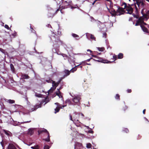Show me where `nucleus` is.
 Masks as SVG:
<instances>
[{"instance_id":"obj_45","label":"nucleus","mask_w":149,"mask_h":149,"mask_svg":"<svg viewBox=\"0 0 149 149\" xmlns=\"http://www.w3.org/2000/svg\"><path fill=\"white\" fill-rule=\"evenodd\" d=\"M69 116H70V120L73 121V122H74V120L73 119H72V116L71 115V114H70L69 115Z\"/></svg>"},{"instance_id":"obj_41","label":"nucleus","mask_w":149,"mask_h":149,"mask_svg":"<svg viewBox=\"0 0 149 149\" xmlns=\"http://www.w3.org/2000/svg\"><path fill=\"white\" fill-rule=\"evenodd\" d=\"M67 106V105H62L61 106H60L59 105V107L60 109H62L63 108H64V107H66Z\"/></svg>"},{"instance_id":"obj_27","label":"nucleus","mask_w":149,"mask_h":149,"mask_svg":"<svg viewBox=\"0 0 149 149\" xmlns=\"http://www.w3.org/2000/svg\"><path fill=\"white\" fill-rule=\"evenodd\" d=\"M60 110V109L59 107V106H58L56 107V109H55V111L54 112V113H57Z\"/></svg>"},{"instance_id":"obj_48","label":"nucleus","mask_w":149,"mask_h":149,"mask_svg":"<svg viewBox=\"0 0 149 149\" xmlns=\"http://www.w3.org/2000/svg\"><path fill=\"white\" fill-rule=\"evenodd\" d=\"M107 33H104L103 34V37H104L105 38H106L107 36Z\"/></svg>"},{"instance_id":"obj_10","label":"nucleus","mask_w":149,"mask_h":149,"mask_svg":"<svg viewBox=\"0 0 149 149\" xmlns=\"http://www.w3.org/2000/svg\"><path fill=\"white\" fill-rule=\"evenodd\" d=\"M80 115L79 113L76 112L74 113L73 116L74 121L77 120V121H79L78 119H79Z\"/></svg>"},{"instance_id":"obj_53","label":"nucleus","mask_w":149,"mask_h":149,"mask_svg":"<svg viewBox=\"0 0 149 149\" xmlns=\"http://www.w3.org/2000/svg\"><path fill=\"white\" fill-rule=\"evenodd\" d=\"M132 17L130 18L129 19V21H132Z\"/></svg>"},{"instance_id":"obj_33","label":"nucleus","mask_w":149,"mask_h":149,"mask_svg":"<svg viewBox=\"0 0 149 149\" xmlns=\"http://www.w3.org/2000/svg\"><path fill=\"white\" fill-rule=\"evenodd\" d=\"M115 98L117 100H120V96L118 94H116L115 96Z\"/></svg>"},{"instance_id":"obj_30","label":"nucleus","mask_w":149,"mask_h":149,"mask_svg":"<svg viewBox=\"0 0 149 149\" xmlns=\"http://www.w3.org/2000/svg\"><path fill=\"white\" fill-rule=\"evenodd\" d=\"M45 81L48 83H51L52 82V81L53 80H52L50 78H49L48 79H46L45 80Z\"/></svg>"},{"instance_id":"obj_22","label":"nucleus","mask_w":149,"mask_h":149,"mask_svg":"<svg viewBox=\"0 0 149 149\" xmlns=\"http://www.w3.org/2000/svg\"><path fill=\"white\" fill-rule=\"evenodd\" d=\"M123 57V54L122 53H120L118 55V59L122 58Z\"/></svg>"},{"instance_id":"obj_63","label":"nucleus","mask_w":149,"mask_h":149,"mask_svg":"<svg viewBox=\"0 0 149 149\" xmlns=\"http://www.w3.org/2000/svg\"><path fill=\"white\" fill-rule=\"evenodd\" d=\"M135 16H136L135 15H134V17H135Z\"/></svg>"},{"instance_id":"obj_55","label":"nucleus","mask_w":149,"mask_h":149,"mask_svg":"<svg viewBox=\"0 0 149 149\" xmlns=\"http://www.w3.org/2000/svg\"><path fill=\"white\" fill-rule=\"evenodd\" d=\"M31 122V121L30 120L29 121H27L24 122V123H28L30 122Z\"/></svg>"},{"instance_id":"obj_44","label":"nucleus","mask_w":149,"mask_h":149,"mask_svg":"<svg viewBox=\"0 0 149 149\" xmlns=\"http://www.w3.org/2000/svg\"><path fill=\"white\" fill-rule=\"evenodd\" d=\"M44 149H49V146L47 145L45 146Z\"/></svg>"},{"instance_id":"obj_43","label":"nucleus","mask_w":149,"mask_h":149,"mask_svg":"<svg viewBox=\"0 0 149 149\" xmlns=\"http://www.w3.org/2000/svg\"><path fill=\"white\" fill-rule=\"evenodd\" d=\"M5 27L7 29H10V28L9 27V26L7 24H5Z\"/></svg>"},{"instance_id":"obj_36","label":"nucleus","mask_w":149,"mask_h":149,"mask_svg":"<svg viewBox=\"0 0 149 149\" xmlns=\"http://www.w3.org/2000/svg\"><path fill=\"white\" fill-rule=\"evenodd\" d=\"M123 131L125 132L126 133H127L129 132V130L127 128H124V129L123 130Z\"/></svg>"},{"instance_id":"obj_8","label":"nucleus","mask_w":149,"mask_h":149,"mask_svg":"<svg viewBox=\"0 0 149 149\" xmlns=\"http://www.w3.org/2000/svg\"><path fill=\"white\" fill-rule=\"evenodd\" d=\"M56 34L54 36L55 39V41L56 42H61V40L60 39V37L61 36V32L58 30L57 32L55 33Z\"/></svg>"},{"instance_id":"obj_6","label":"nucleus","mask_w":149,"mask_h":149,"mask_svg":"<svg viewBox=\"0 0 149 149\" xmlns=\"http://www.w3.org/2000/svg\"><path fill=\"white\" fill-rule=\"evenodd\" d=\"M59 8L56 11H55L53 9H51L49 10L47 14L48 18H52L60 10Z\"/></svg>"},{"instance_id":"obj_12","label":"nucleus","mask_w":149,"mask_h":149,"mask_svg":"<svg viewBox=\"0 0 149 149\" xmlns=\"http://www.w3.org/2000/svg\"><path fill=\"white\" fill-rule=\"evenodd\" d=\"M63 79V78H61L56 83L54 81H52V84H53V86H55V89L56 88V87L58 85V84L60 83V82L62 81Z\"/></svg>"},{"instance_id":"obj_49","label":"nucleus","mask_w":149,"mask_h":149,"mask_svg":"<svg viewBox=\"0 0 149 149\" xmlns=\"http://www.w3.org/2000/svg\"><path fill=\"white\" fill-rule=\"evenodd\" d=\"M1 146H2L3 147V141H2L1 142Z\"/></svg>"},{"instance_id":"obj_14","label":"nucleus","mask_w":149,"mask_h":149,"mask_svg":"<svg viewBox=\"0 0 149 149\" xmlns=\"http://www.w3.org/2000/svg\"><path fill=\"white\" fill-rule=\"evenodd\" d=\"M135 1L136 2V3L138 6L139 7L140 5L141 4V6L143 7L145 5V4L143 1H141L140 0H135Z\"/></svg>"},{"instance_id":"obj_29","label":"nucleus","mask_w":149,"mask_h":149,"mask_svg":"<svg viewBox=\"0 0 149 149\" xmlns=\"http://www.w3.org/2000/svg\"><path fill=\"white\" fill-rule=\"evenodd\" d=\"M7 102L10 104H13L15 102V101L13 100H8Z\"/></svg>"},{"instance_id":"obj_47","label":"nucleus","mask_w":149,"mask_h":149,"mask_svg":"<svg viewBox=\"0 0 149 149\" xmlns=\"http://www.w3.org/2000/svg\"><path fill=\"white\" fill-rule=\"evenodd\" d=\"M53 90H52V88L48 91V93H51L52 92Z\"/></svg>"},{"instance_id":"obj_15","label":"nucleus","mask_w":149,"mask_h":149,"mask_svg":"<svg viewBox=\"0 0 149 149\" xmlns=\"http://www.w3.org/2000/svg\"><path fill=\"white\" fill-rule=\"evenodd\" d=\"M142 14L143 15V17H144V19H146V21L149 18V10L147 11L146 14L143 13Z\"/></svg>"},{"instance_id":"obj_9","label":"nucleus","mask_w":149,"mask_h":149,"mask_svg":"<svg viewBox=\"0 0 149 149\" xmlns=\"http://www.w3.org/2000/svg\"><path fill=\"white\" fill-rule=\"evenodd\" d=\"M62 3H63V4L64 6H62L61 7V9L60 10V11L62 14H63V13L62 11V10L67 8V6L70 5V3L67 2L66 1H63Z\"/></svg>"},{"instance_id":"obj_23","label":"nucleus","mask_w":149,"mask_h":149,"mask_svg":"<svg viewBox=\"0 0 149 149\" xmlns=\"http://www.w3.org/2000/svg\"><path fill=\"white\" fill-rule=\"evenodd\" d=\"M58 92H56V95L58 96L59 97H63L60 94L61 93V92L59 91V89H58Z\"/></svg>"},{"instance_id":"obj_24","label":"nucleus","mask_w":149,"mask_h":149,"mask_svg":"<svg viewBox=\"0 0 149 149\" xmlns=\"http://www.w3.org/2000/svg\"><path fill=\"white\" fill-rule=\"evenodd\" d=\"M3 131L4 132V133H5V134L6 135H7L8 136H10V132H9V131H7V130H3Z\"/></svg>"},{"instance_id":"obj_64","label":"nucleus","mask_w":149,"mask_h":149,"mask_svg":"<svg viewBox=\"0 0 149 149\" xmlns=\"http://www.w3.org/2000/svg\"><path fill=\"white\" fill-rule=\"evenodd\" d=\"M134 1H135V0H133Z\"/></svg>"},{"instance_id":"obj_37","label":"nucleus","mask_w":149,"mask_h":149,"mask_svg":"<svg viewBox=\"0 0 149 149\" xmlns=\"http://www.w3.org/2000/svg\"><path fill=\"white\" fill-rule=\"evenodd\" d=\"M62 55L64 57H65L64 59H66L68 58V56L66 54H62Z\"/></svg>"},{"instance_id":"obj_18","label":"nucleus","mask_w":149,"mask_h":149,"mask_svg":"<svg viewBox=\"0 0 149 149\" xmlns=\"http://www.w3.org/2000/svg\"><path fill=\"white\" fill-rule=\"evenodd\" d=\"M81 65V64H80V65ZM79 65L75 66L74 67L72 68L70 70V72H74L75 71L77 70V67H79Z\"/></svg>"},{"instance_id":"obj_61","label":"nucleus","mask_w":149,"mask_h":149,"mask_svg":"<svg viewBox=\"0 0 149 149\" xmlns=\"http://www.w3.org/2000/svg\"><path fill=\"white\" fill-rule=\"evenodd\" d=\"M107 1H110V0H106Z\"/></svg>"},{"instance_id":"obj_16","label":"nucleus","mask_w":149,"mask_h":149,"mask_svg":"<svg viewBox=\"0 0 149 149\" xmlns=\"http://www.w3.org/2000/svg\"><path fill=\"white\" fill-rule=\"evenodd\" d=\"M82 145L81 143L77 142L74 145V149H79L78 148H82Z\"/></svg>"},{"instance_id":"obj_40","label":"nucleus","mask_w":149,"mask_h":149,"mask_svg":"<svg viewBox=\"0 0 149 149\" xmlns=\"http://www.w3.org/2000/svg\"><path fill=\"white\" fill-rule=\"evenodd\" d=\"M104 48L103 47H98V50L100 51H103L104 50Z\"/></svg>"},{"instance_id":"obj_38","label":"nucleus","mask_w":149,"mask_h":149,"mask_svg":"<svg viewBox=\"0 0 149 149\" xmlns=\"http://www.w3.org/2000/svg\"><path fill=\"white\" fill-rule=\"evenodd\" d=\"M12 35L14 38L15 37L17 36V33L16 32H15L14 33L12 34Z\"/></svg>"},{"instance_id":"obj_28","label":"nucleus","mask_w":149,"mask_h":149,"mask_svg":"<svg viewBox=\"0 0 149 149\" xmlns=\"http://www.w3.org/2000/svg\"><path fill=\"white\" fill-rule=\"evenodd\" d=\"M30 28L31 32L33 33H36V31L33 29V27L31 25V24H30Z\"/></svg>"},{"instance_id":"obj_39","label":"nucleus","mask_w":149,"mask_h":149,"mask_svg":"<svg viewBox=\"0 0 149 149\" xmlns=\"http://www.w3.org/2000/svg\"><path fill=\"white\" fill-rule=\"evenodd\" d=\"M72 35L74 38H77L79 37V36L77 35L75 33H72Z\"/></svg>"},{"instance_id":"obj_59","label":"nucleus","mask_w":149,"mask_h":149,"mask_svg":"<svg viewBox=\"0 0 149 149\" xmlns=\"http://www.w3.org/2000/svg\"><path fill=\"white\" fill-rule=\"evenodd\" d=\"M81 115L83 116H84V114L82 113H81Z\"/></svg>"},{"instance_id":"obj_17","label":"nucleus","mask_w":149,"mask_h":149,"mask_svg":"<svg viewBox=\"0 0 149 149\" xmlns=\"http://www.w3.org/2000/svg\"><path fill=\"white\" fill-rule=\"evenodd\" d=\"M7 149H17V148L13 144H9L7 148Z\"/></svg>"},{"instance_id":"obj_3","label":"nucleus","mask_w":149,"mask_h":149,"mask_svg":"<svg viewBox=\"0 0 149 149\" xmlns=\"http://www.w3.org/2000/svg\"><path fill=\"white\" fill-rule=\"evenodd\" d=\"M111 12L112 13V15L113 16L120 15L124 13V10L123 8L118 7L116 11L113 9L111 10Z\"/></svg>"},{"instance_id":"obj_52","label":"nucleus","mask_w":149,"mask_h":149,"mask_svg":"<svg viewBox=\"0 0 149 149\" xmlns=\"http://www.w3.org/2000/svg\"><path fill=\"white\" fill-rule=\"evenodd\" d=\"M87 51L88 52H90V53H91V52H92V51L91 50H90V49H87Z\"/></svg>"},{"instance_id":"obj_54","label":"nucleus","mask_w":149,"mask_h":149,"mask_svg":"<svg viewBox=\"0 0 149 149\" xmlns=\"http://www.w3.org/2000/svg\"><path fill=\"white\" fill-rule=\"evenodd\" d=\"M55 104L57 105L58 106H59V104L58 103H55Z\"/></svg>"},{"instance_id":"obj_21","label":"nucleus","mask_w":149,"mask_h":149,"mask_svg":"<svg viewBox=\"0 0 149 149\" xmlns=\"http://www.w3.org/2000/svg\"><path fill=\"white\" fill-rule=\"evenodd\" d=\"M65 103H68L69 105H74L70 100L69 99H67L65 101Z\"/></svg>"},{"instance_id":"obj_1","label":"nucleus","mask_w":149,"mask_h":149,"mask_svg":"<svg viewBox=\"0 0 149 149\" xmlns=\"http://www.w3.org/2000/svg\"><path fill=\"white\" fill-rule=\"evenodd\" d=\"M123 5H125L124 8L126 9V10L127 11L126 13L127 14H129L131 15L133 11V9L132 8V6H133L134 5L135 8L136 12H137L138 11V8L136 6L135 3L134 4H132L131 5L128 4L127 5L126 3L124 2L123 3L122 6H123Z\"/></svg>"},{"instance_id":"obj_7","label":"nucleus","mask_w":149,"mask_h":149,"mask_svg":"<svg viewBox=\"0 0 149 149\" xmlns=\"http://www.w3.org/2000/svg\"><path fill=\"white\" fill-rule=\"evenodd\" d=\"M92 57L95 58H96L95 60L97 61L102 62L103 63H111L112 62L108 61L107 60L104 59L102 58H100L99 57L95 55H92Z\"/></svg>"},{"instance_id":"obj_32","label":"nucleus","mask_w":149,"mask_h":149,"mask_svg":"<svg viewBox=\"0 0 149 149\" xmlns=\"http://www.w3.org/2000/svg\"><path fill=\"white\" fill-rule=\"evenodd\" d=\"M42 94H38V93H35V95L38 97H41L42 96Z\"/></svg>"},{"instance_id":"obj_46","label":"nucleus","mask_w":149,"mask_h":149,"mask_svg":"<svg viewBox=\"0 0 149 149\" xmlns=\"http://www.w3.org/2000/svg\"><path fill=\"white\" fill-rule=\"evenodd\" d=\"M127 93H131L132 92V90L130 89H128L127 90Z\"/></svg>"},{"instance_id":"obj_58","label":"nucleus","mask_w":149,"mask_h":149,"mask_svg":"<svg viewBox=\"0 0 149 149\" xmlns=\"http://www.w3.org/2000/svg\"><path fill=\"white\" fill-rule=\"evenodd\" d=\"M95 1L92 3V4L93 5H94L95 3Z\"/></svg>"},{"instance_id":"obj_56","label":"nucleus","mask_w":149,"mask_h":149,"mask_svg":"<svg viewBox=\"0 0 149 149\" xmlns=\"http://www.w3.org/2000/svg\"><path fill=\"white\" fill-rule=\"evenodd\" d=\"M91 59H92V58H90V59H87V60H86V61H90V60H91Z\"/></svg>"},{"instance_id":"obj_4","label":"nucleus","mask_w":149,"mask_h":149,"mask_svg":"<svg viewBox=\"0 0 149 149\" xmlns=\"http://www.w3.org/2000/svg\"><path fill=\"white\" fill-rule=\"evenodd\" d=\"M49 101V98L48 97L46 98L44 100H42L40 104H36L33 107L31 108V111H33L36 110L38 108L41 107L42 104L44 102H45L44 104H45Z\"/></svg>"},{"instance_id":"obj_19","label":"nucleus","mask_w":149,"mask_h":149,"mask_svg":"<svg viewBox=\"0 0 149 149\" xmlns=\"http://www.w3.org/2000/svg\"><path fill=\"white\" fill-rule=\"evenodd\" d=\"M22 79H28L30 77H29L27 74H22Z\"/></svg>"},{"instance_id":"obj_60","label":"nucleus","mask_w":149,"mask_h":149,"mask_svg":"<svg viewBox=\"0 0 149 149\" xmlns=\"http://www.w3.org/2000/svg\"><path fill=\"white\" fill-rule=\"evenodd\" d=\"M87 64L88 65H91V64L87 63Z\"/></svg>"},{"instance_id":"obj_51","label":"nucleus","mask_w":149,"mask_h":149,"mask_svg":"<svg viewBox=\"0 0 149 149\" xmlns=\"http://www.w3.org/2000/svg\"><path fill=\"white\" fill-rule=\"evenodd\" d=\"M146 111V109H144L143 110V114H145Z\"/></svg>"},{"instance_id":"obj_57","label":"nucleus","mask_w":149,"mask_h":149,"mask_svg":"<svg viewBox=\"0 0 149 149\" xmlns=\"http://www.w3.org/2000/svg\"><path fill=\"white\" fill-rule=\"evenodd\" d=\"M48 27H51V25H50V24H48Z\"/></svg>"},{"instance_id":"obj_34","label":"nucleus","mask_w":149,"mask_h":149,"mask_svg":"<svg viewBox=\"0 0 149 149\" xmlns=\"http://www.w3.org/2000/svg\"><path fill=\"white\" fill-rule=\"evenodd\" d=\"M0 51L1 52L3 53L4 54H5L6 53L5 50L1 48H0Z\"/></svg>"},{"instance_id":"obj_20","label":"nucleus","mask_w":149,"mask_h":149,"mask_svg":"<svg viewBox=\"0 0 149 149\" xmlns=\"http://www.w3.org/2000/svg\"><path fill=\"white\" fill-rule=\"evenodd\" d=\"M10 68L11 70L13 72H14L15 71V68L14 67V66L11 63L10 64Z\"/></svg>"},{"instance_id":"obj_5","label":"nucleus","mask_w":149,"mask_h":149,"mask_svg":"<svg viewBox=\"0 0 149 149\" xmlns=\"http://www.w3.org/2000/svg\"><path fill=\"white\" fill-rule=\"evenodd\" d=\"M38 132L39 134L43 133H46L47 135V137L46 138L43 139V140L47 142L50 141L49 134L46 129H43L42 130H39L38 131Z\"/></svg>"},{"instance_id":"obj_25","label":"nucleus","mask_w":149,"mask_h":149,"mask_svg":"<svg viewBox=\"0 0 149 149\" xmlns=\"http://www.w3.org/2000/svg\"><path fill=\"white\" fill-rule=\"evenodd\" d=\"M31 148L32 149H39L40 147L38 145H36L34 146H32Z\"/></svg>"},{"instance_id":"obj_13","label":"nucleus","mask_w":149,"mask_h":149,"mask_svg":"<svg viewBox=\"0 0 149 149\" xmlns=\"http://www.w3.org/2000/svg\"><path fill=\"white\" fill-rule=\"evenodd\" d=\"M70 70H65L63 71V73L64 74L63 77L62 78H63V79L65 78V77H67L70 74Z\"/></svg>"},{"instance_id":"obj_31","label":"nucleus","mask_w":149,"mask_h":149,"mask_svg":"<svg viewBox=\"0 0 149 149\" xmlns=\"http://www.w3.org/2000/svg\"><path fill=\"white\" fill-rule=\"evenodd\" d=\"M90 36V38L91 39L94 40H95L96 38L93 35L91 34Z\"/></svg>"},{"instance_id":"obj_62","label":"nucleus","mask_w":149,"mask_h":149,"mask_svg":"<svg viewBox=\"0 0 149 149\" xmlns=\"http://www.w3.org/2000/svg\"><path fill=\"white\" fill-rule=\"evenodd\" d=\"M80 68H82V66H80Z\"/></svg>"},{"instance_id":"obj_11","label":"nucleus","mask_w":149,"mask_h":149,"mask_svg":"<svg viewBox=\"0 0 149 149\" xmlns=\"http://www.w3.org/2000/svg\"><path fill=\"white\" fill-rule=\"evenodd\" d=\"M81 99L80 96L77 95L73 99V101L75 104H77L79 103V101Z\"/></svg>"},{"instance_id":"obj_35","label":"nucleus","mask_w":149,"mask_h":149,"mask_svg":"<svg viewBox=\"0 0 149 149\" xmlns=\"http://www.w3.org/2000/svg\"><path fill=\"white\" fill-rule=\"evenodd\" d=\"M92 146V145L91 143H88L87 144H86V147L88 148H91Z\"/></svg>"},{"instance_id":"obj_26","label":"nucleus","mask_w":149,"mask_h":149,"mask_svg":"<svg viewBox=\"0 0 149 149\" xmlns=\"http://www.w3.org/2000/svg\"><path fill=\"white\" fill-rule=\"evenodd\" d=\"M34 133V131L33 130L29 129L28 131V134H30L31 135H32Z\"/></svg>"},{"instance_id":"obj_42","label":"nucleus","mask_w":149,"mask_h":149,"mask_svg":"<svg viewBox=\"0 0 149 149\" xmlns=\"http://www.w3.org/2000/svg\"><path fill=\"white\" fill-rule=\"evenodd\" d=\"M117 59V56L116 55H115V54H114L113 56V59H114V61L116 60Z\"/></svg>"},{"instance_id":"obj_2","label":"nucleus","mask_w":149,"mask_h":149,"mask_svg":"<svg viewBox=\"0 0 149 149\" xmlns=\"http://www.w3.org/2000/svg\"><path fill=\"white\" fill-rule=\"evenodd\" d=\"M142 17H140L136 21L135 24V26H137L140 25L142 30L143 32L147 33H149V31L146 27L144 25L141 24L142 22Z\"/></svg>"},{"instance_id":"obj_50","label":"nucleus","mask_w":149,"mask_h":149,"mask_svg":"<svg viewBox=\"0 0 149 149\" xmlns=\"http://www.w3.org/2000/svg\"><path fill=\"white\" fill-rule=\"evenodd\" d=\"M88 132L91 133H93V131L92 130H89L88 131Z\"/></svg>"}]
</instances>
